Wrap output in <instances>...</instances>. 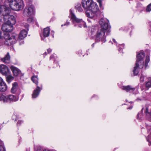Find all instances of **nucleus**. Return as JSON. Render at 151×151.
<instances>
[{
  "instance_id": "obj_1",
  "label": "nucleus",
  "mask_w": 151,
  "mask_h": 151,
  "mask_svg": "<svg viewBox=\"0 0 151 151\" xmlns=\"http://www.w3.org/2000/svg\"><path fill=\"white\" fill-rule=\"evenodd\" d=\"M109 22L106 18H101L99 22L101 25V29H99L96 35V41L97 42L101 41L104 42L106 41V36L105 33L106 32V35H109L111 32V27L109 25Z\"/></svg>"
},
{
  "instance_id": "obj_2",
  "label": "nucleus",
  "mask_w": 151,
  "mask_h": 151,
  "mask_svg": "<svg viewBox=\"0 0 151 151\" xmlns=\"http://www.w3.org/2000/svg\"><path fill=\"white\" fill-rule=\"evenodd\" d=\"M1 29L4 32H6L4 33V38L6 40L4 42L5 44L8 45H10L15 43L17 35L15 33L10 35L9 33V32H11L13 30V25L7 23L6 22L2 24Z\"/></svg>"
},
{
  "instance_id": "obj_3",
  "label": "nucleus",
  "mask_w": 151,
  "mask_h": 151,
  "mask_svg": "<svg viewBox=\"0 0 151 151\" xmlns=\"http://www.w3.org/2000/svg\"><path fill=\"white\" fill-rule=\"evenodd\" d=\"M145 57V54L143 52H140L137 55V60L135 63V66L134 68L133 71L134 76L137 75L138 74L139 71L137 69L139 66L141 68L143 67L144 63L143 59Z\"/></svg>"
},
{
  "instance_id": "obj_4",
  "label": "nucleus",
  "mask_w": 151,
  "mask_h": 151,
  "mask_svg": "<svg viewBox=\"0 0 151 151\" xmlns=\"http://www.w3.org/2000/svg\"><path fill=\"white\" fill-rule=\"evenodd\" d=\"M6 3H8L10 8L14 10L19 11L24 7L22 0H5Z\"/></svg>"
},
{
  "instance_id": "obj_5",
  "label": "nucleus",
  "mask_w": 151,
  "mask_h": 151,
  "mask_svg": "<svg viewBox=\"0 0 151 151\" xmlns=\"http://www.w3.org/2000/svg\"><path fill=\"white\" fill-rule=\"evenodd\" d=\"M10 9L5 10V13L3 14V19L4 21L7 23L13 25L16 22V19L14 16L10 14Z\"/></svg>"
},
{
  "instance_id": "obj_6",
  "label": "nucleus",
  "mask_w": 151,
  "mask_h": 151,
  "mask_svg": "<svg viewBox=\"0 0 151 151\" xmlns=\"http://www.w3.org/2000/svg\"><path fill=\"white\" fill-rule=\"evenodd\" d=\"M70 13L71 19H72L73 22L74 24V26H78L79 27H81L83 26L84 27H86L85 23L82 19L77 18L72 12L71 9L70 10Z\"/></svg>"
},
{
  "instance_id": "obj_7",
  "label": "nucleus",
  "mask_w": 151,
  "mask_h": 151,
  "mask_svg": "<svg viewBox=\"0 0 151 151\" xmlns=\"http://www.w3.org/2000/svg\"><path fill=\"white\" fill-rule=\"evenodd\" d=\"M18 99L15 96L12 95L7 96L1 95L0 96V101L2 103H10L16 101Z\"/></svg>"
},
{
  "instance_id": "obj_8",
  "label": "nucleus",
  "mask_w": 151,
  "mask_h": 151,
  "mask_svg": "<svg viewBox=\"0 0 151 151\" xmlns=\"http://www.w3.org/2000/svg\"><path fill=\"white\" fill-rule=\"evenodd\" d=\"M31 80L37 85L36 88L34 90L32 94V98H35L39 95L40 92L42 88V87L41 86V87H39L38 86V79L37 76H33L31 78Z\"/></svg>"
},
{
  "instance_id": "obj_9",
  "label": "nucleus",
  "mask_w": 151,
  "mask_h": 151,
  "mask_svg": "<svg viewBox=\"0 0 151 151\" xmlns=\"http://www.w3.org/2000/svg\"><path fill=\"white\" fill-rule=\"evenodd\" d=\"M35 13V9L33 6L26 7L24 9L23 14L28 17L33 15Z\"/></svg>"
},
{
  "instance_id": "obj_10",
  "label": "nucleus",
  "mask_w": 151,
  "mask_h": 151,
  "mask_svg": "<svg viewBox=\"0 0 151 151\" xmlns=\"http://www.w3.org/2000/svg\"><path fill=\"white\" fill-rule=\"evenodd\" d=\"M121 88L122 89L125 91L127 92H129L133 94H137L138 92L137 91H136V93L134 92L135 91V88L131 85L123 86Z\"/></svg>"
},
{
  "instance_id": "obj_11",
  "label": "nucleus",
  "mask_w": 151,
  "mask_h": 151,
  "mask_svg": "<svg viewBox=\"0 0 151 151\" xmlns=\"http://www.w3.org/2000/svg\"><path fill=\"white\" fill-rule=\"evenodd\" d=\"M0 73L5 76H7L10 74V71L8 67L4 65H1L0 66Z\"/></svg>"
},
{
  "instance_id": "obj_12",
  "label": "nucleus",
  "mask_w": 151,
  "mask_h": 151,
  "mask_svg": "<svg viewBox=\"0 0 151 151\" xmlns=\"http://www.w3.org/2000/svg\"><path fill=\"white\" fill-rule=\"evenodd\" d=\"M92 1V0H82V6L84 9L88 10Z\"/></svg>"
},
{
  "instance_id": "obj_13",
  "label": "nucleus",
  "mask_w": 151,
  "mask_h": 151,
  "mask_svg": "<svg viewBox=\"0 0 151 151\" xmlns=\"http://www.w3.org/2000/svg\"><path fill=\"white\" fill-rule=\"evenodd\" d=\"M88 10L97 12L99 11V8L96 3L93 1Z\"/></svg>"
},
{
  "instance_id": "obj_14",
  "label": "nucleus",
  "mask_w": 151,
  "mask_h": 151,
  "mask_svg": "<svg viewBox=\"0 0 151 151\" xmlns=\"http://www.w3.org/2000/svg\"><path fill=\"white\" fill-rule=\"evenodd\" d=\"M27 35V32L26 30L23 29L22 30L20 33L19 34V35H17V37L16 38V40H17V37L18 38V40H21L25 37Z\"/></svg>"
},
{
  "instance_id": "obj_15",
  "label": "nucleus",
  "mask_w": 151,
  "mask_h": 151,
  "mask_svg": "<svg viewBox=\"0 0 151 151\" xmlns=\"http://www.w3.org/2000/svg\"><path fill=\"white\" fill-rule=\"evenodd\" d=\"M0 87H1V91H5L7 88V86L5 83L4 82L2 78L0 77Z\"/></svg>"
},
{
  "instance_id": "obj_16",
  "label": "nucleus",
  "mask_w": 151,
  "mask_h": 151,
  "mask_svg": "<svg viewBox=\"0 0 151 151\" xmlns=\"http://www.w3.org/2000/svg\"><path fill=\"white\" fill-rule=\"evenodd\" d=\"M11 69L14 75L15 76H18L21 73V71L17 68L14 66H12L11 67Z\"/></svg>"
},
{
  "instance_id": "obj_17",
  "label": "nucleus",
  "mask_w": 151,
  "mask_h": 151,
  "mask_svg": "<svg viewBox=\"0 0 151 151\" xmlns=\"http://www.w3.org/2000/svg\"><path fill=\"white\" fill-rule=\"evenodd\" d=\"M18 85L17 82H14L12 84V87L11 90V92L13 93H16L19 91Z\"/></svg>"
},
{
  "instance_id": "obj_18",
  "label": "nucleus",
  "mask_w": 151,
  "mask_h": 151,
  "mask_svg": "<svg viewBox=\"0 0 151 151\" xmlns=\"http://www.w3.org/2000/svg\"><path fill=\"white\" fill-rule=\"evenodd\" d=\"M97 12H93L91 10H87L86 12L87 16L89 18H93Z\"/></svg>"
},
{
  "instance_id": "obj_19",
  "label": "nucleus",
  "mask_w": 151,
  "mask_h": 151,
  "mask_svg": "<svg viewBox=\"0 0 151 151\" xmlns=\"http://www.w3.org/2000/svg\"><path fill=\"white\" fill-rule=\"evenodd\" d=\"M10 56L9 52H7L5 57L1 59V60L6 63H9L10 62Z\"/></svg>"
},
{
  "instance_id": "obj_20",
  "label": "nucleus",
  "mask_w": 151,
  "mask_h": 151,
  "mask_svg": "<svg viewBox=\"0 0 151 151\" xmlns=\"http://www.w3.org/2000/svg\"><path fill=\"white\" fill-rule=\"evenodd\" d=\"M50 32V29L49 27L44 28L43 31V35L45 37L49 36Z\"/></svg>"
},
{
  "instance_id": "obj_21",
  "label": "nucleus",
  "mask_w": 151,
  "mask_h": 151,
  "mask_svg": "<svg viewBox=\"0 0 151 151\" xmlns=\"http://www.w3.org/2000/svg\"><path fill=\"white\" fill-rule=\"evenodd\" d=\"M145 113L146 114L147 119L150 121H151V111L148 112V107H147L145 111Z\"/></svg>"
},
{
  "instance_id": "obj_22",
  "label": "nucleus",
  "mask_w": 151,
  "mask_h": 151,
  "mask_svg": "<svg viewBox=\"0 0 151 151\" xmlns=\"http://www.w3.org/2000/svg\"><path fill=\"white\" fill-rule=\"evenodd\" d=\"M9 9V8H6V6L3 5H0V14L2 13V14L3 16V14L5 13V11L6 10Z\"/></svg>"
},
{
  "instance_id": "obj_23",
  "label": "nucleus",
  "mask_w": 151,
  "mask_h": 151,
  "mask_svg": "<svg viewBox=\"0 0 151 151\" xmlns=\"http://www.w3.org/2000/svg\"><path fill=\"white\" fill-rule=\"evenodd\" d=\"M6 80L8 83H10L14 79V78L10 74L6 76Z\"/></svg>"
},
{
  "instance_id": "obj_24",
  "label": "nucleus",
  "mask_w": 151,
  "mask_h": 151,
  "mask_svg": "<svg viewBox=\"0 0 151 151\" xmlns=\"http://www.w3.org/2000/svg\"><path fill=\"white\" fill-rule=\"evenodd\" d=\"M144 109V108H142L141 111L137 115V118L138 119H140L143 116V110Z\"/></svg>"
},
{
  "instance_id": "obj_25",
  "label": "nucleus",
  "mask_w": 151,
  "mask_h": 151,
  "mask_svg": "<svg viewBox=\"0 0 151 151\" xmlns=\"http://www.w3.org/2000/svg\"><path fill=\"white\" fill-rule=\"evenodd\" d=\"M75 7L79 12H82L83 11V9L81 6V4L80 3L77 4L75 6Z\"/></svg>"
},
{
  "instance_id": "obj_26",
  "label": "nucleus",
  "mask_w": 151,
  "mask_h": 151,
  "mask_svg": "<svg viewBox=\"0 0 151 151\" xmlns=\"http://www.w3.org/2000/svg\"><path fill=\"white\" fill-rule=\"evenodd\" d=\"M150 56L149 55H147L146 57L145 63V68L147 66L148 63L150 61Z\"/></svg>"
},
{
  "instance_id": "obj_27",
  "label": "nucleus",
  "mask_w": 151,
  "mask_h": 151,
  "mask_svg": "<svg viewBox=\"0 0 151 151\" xmlns=\"http://www.w3.org/2000/svg\"><path fill=\"white\" fill-rule=\"evenodd\" d=\"M0 151H5V148L4 147V143L1 140H0Z\"/></svg>"
},
{
  "instance_id": "obj_28",
  "label": "nucleus",
  "mask_w": 151,
  "mask_h": 151,
  "mask_svg": "<svg viewBox=\"0 0 151 151\" xmlns=\"http://www.w3.org/2000/svg\"><path fill=\"white\" fill-rule=\"evenodd\" d=\"M97 2L99 4V6L100 8L101 9H103L104 8L102 6V2L103 0H97Z\"/></svg>"
},
{
  "instance_id": "obj_29",
  "label": "nucleus",
  "mask_w": 151,
  "mask_h": 151,
  "mask_svg": "<svg viewBox=\"0 0 151 151\" xmlns=\"http://www.w3.org/2000/svg\"><path fill=\"white\" fill-rule=\"evenodd\" d=\"M146 11L150 12L151 11V3L149 4L147 7Z\"/></svg>"
},
{
  "instance_id": "obj_30",
  "label": "nucleus",
  "mask_w": 151,
  "mask_h": 151,
  "mask_svg": "<svg viewBox=\"0 0 151 151\" xmlns=\"http://www.w3.org/2000/svg\"><path fill=\"white\" fill-rule=\"evenodd\" d=\"M96 29V27L95 26H92L90 28V30H91V32H94Z\"/></svg>"
},
{
  "instance_id": "obj_31",
  "label": "nucleus",
  "mask_w": 151,
  "mask_h": 151,
  "mask_svg": "<svg viewBox=\"0 0 151 151\" xmlns=\"http://www.w3.org/2000/svg\"><path fill=\"white\" fill-rule=\"evenodd\" d=\"M146 86L147 88L151 87V82L149 81L146 83Z\"/></svg>"
},
{
  "instance_id": "obj_32",
  "label": "nucleus",
  "mask_w": 151,
  "mask_h": 151,
  "mask_svg": "<svg viewBox=\"0 0 151 151\" xmlns=\"http://www.w3.org/2000/svg\"><path fill=\"white\" fill-rule=\"evenodd\" d=\"M27 22L28 23H31L32 22L34 21L33 18V17H30L28 19Z\"/></svg>"
},
{
  "instance_id": "obj_33",
  "label": "nucleus",
  "mask_w": 151,
  "mask_h": 151,
  "mask_svg": "<svg viewBox=\"0 0 151 151\" xmlns=\"http://www.w3.org/2000/svg\"><path fill=\"white\" fill-rule=\"evenodd\" d=\"M144 76L142 74H141L140 78V80L141 82H143L144 81Z\"/></svg>"
},
{
  "instance_id": "obj_34",
  "label": "nucleus",
  "mask_w": 151,
  "mask_h": 151,
  "mask_svg": "<svg viewBox=\"0 0 151 151\" xmlns=\"http://www.w3.org/2000/svg\"><path fill=\"white\" fill-rule=\"evenodd\" d=\"M124 44H122L120 45V47H121L119 49V52L122 51V49L124 48Z\"/></svg>"
},
{
  "instance_id": "obj_35",
  "label": "nucleus",
  "mask_w": 151,
  "mask_h": 151,
  "mask_svg": "<svg viewBox=\"0 0 151 151\" xmlns=\"http://www.w3.org/2000/svg\"><path fill=\"white\" fill-rule=\"evenodd\" d=\"M35 151H42V149L40 147H38L35 148Z\"/></svg>"
},
{
  "instance_id": "obj_36",
  "label": "nucleus",
  "mask_w": 151,
  "mask_h": 151,
  "mask_svg": "<svg viewBox=\"0 0 151 151\" xmlns=\"http://www.w3.org/2000/svg\"><path fill=\"white\" fill-rule=\"evenodd\" d=\"M23 122L22 121H18L17 123V126H20L21 125L22 123H23Z\"/></svg>"
},
{
  "instance_id": "obj_37",
  "label": "nucleus",
  "mask_w": 151,
  "mask_h": 151,
  "mask_svg": "<svg viewBox=\"0 0 151 151\" xmlns=\"http://www.w3.org/2000/svg\"><path fill=\"white\" fill-rule=\"evenodd\" d=\"M93 18H89L87 19V20L89 22H91L94 20V19Z\"/></svg>"
},
{
  "instance_id": "obj_38",
  "label": "nucleus",
  "mask_w": 151,
  "mask_h": 151,
  "mask_svg": "<svg viewBox=\"0 0 151 151\" xmlns=\"http://www.w3.org/2000/svg\"><path fill=\"white\" fill-rule=\"evenodd\" d=\"M70 24V22H68V21H67L66 23V24H62L61 25V26L62 27L63 26H68V25H69Z\"/></svg>"
},
{
  "instance_id": "obj_39",
  "label": "nucleus",
  "mask_w": 151,
  "mask_h": 151,
  "mask_svg": "<svg viewBox=\"0 0 151 151\" xmlns=\"http://www.w3.org/2000/svg\"><path fill=\"white\" fill-rule=\"evenodd\" d=\"M24 26L27 29V30H28V29L29 26V25L25 23Z\"/></svg>"
},
{
  "instance_id": "obj_40",
  "label": "nucleus",
  "mask_w": 151,
  "mask_h": 151,
  "mask_svg": "<svg viewBox=\"0 0 151 151\" xmlns=\"http://www.w3.org/2000/svg\"><path fill=\"white\" fill-rule=\"evenodd\" d=\"M52 51V50L50 48H49L47 50V51L48 54L50 53Z\"/></svg>"
},
{
  "instance_id": "obj_41",
  "label": "nucleus",
  "mask_w": 151,
  "mask_h": 151,
  "mask_svg": "<svg viewBox=\"0 0 151 151\" xmlns=\"http://www.w3.org/2000/svg\"><path fill=\"white\" fill-rule=\"evenodd\" d=\"M27 3L28 4H30L32 2V0H26Z\"/></svg>"
},
{
  "instance_id": "obj_42",
  "label": "nucleus",
  "mask_w": 151,
  "mask_h": 151,
  "mask_svg": "<svg viewBox=\"0 0 151 151\" xmlns=\"http://www.w3.org/2000/svg\"><path fill=\"white\" fill-rule=\"evenodd\" d=\"M3 37L2 33L1 31L0 30V39H1Z\"/></svg>"
},
{
  "instance_id": "obj_43",
  "label": "nucleus",
  "mask_w": 151,
  "mask_h": 151,
  "mask_svg": "<svg viewBox=\"0 0 151 151\" xmlns=\"http://www.w3.org/2000/svg\"><path fill=\"white\" fill-rule=\"evenodd\" d=\"M51 34L52 36L54 37V32L53 31H52L51 32Z\"/></svg>"
},
{
  "instance_id": "obj_44",
  "label": "nucleus",
  "mask_w": 151,
  "mask_h": 151,
  "mask_svg": "<svg viewBox=\"0 0 151 151\" xmlns=\"http://www.w3.org/2000/svg\"><path fill=\"white\" fill-rule=\"evenodd\" d=\"M54 56L53 55H52L50 56V60H51L52 59H53L54 58Z\"/></svg>"
},
{
  "instance_id": "obj_45",
  "label": "nucleus",
  "mask_w": 151,
  "mask_h": 151,
  "mask_svg": "<svg viewBox=\"0 0 151 151\" xmlns=\"http://www.w3.org/2000/svg\"><path fill=\"white\" fill-rule=\"evenodd\" d=\"M113 41L114 42V43H116V41L114 39H113Z\"/></svg>"
},
{
  "instance_id": "obj_46",
  "label": "nucleus",
  "mask_w": 151,
  "mask_h": 151,
  "mask_svg": "<svg viewBox=\"0 0 151 151\" xmlns=\"http://www.w3.org/2000/svg\"><path fill=\"white\" fill-rule=\"evenodd\" d=\"M148 80H149V81L151 82V77L149 78H148Z\"/></svg>"
},
{
  "instance_id": "obj_47",
  "label": "nucleus",
  "mask_w": 151,
  "mask_h": 151,
  "mask_svg": "<svg viewBox=\"0 0 151 151\" xmlns=\"http://www.w3.org/2000/svg\"><path fill=\"white\" fill-rule=\"evenodd\" d=\"M43 55L44 56L46 55H47L46 52H45L44 53H43Z\"/></svg>"
},
{
  "instance_id": "obj_48",
  "label": "nucleus",
  "mask_w": 151,
  "mask_h": 151,
  "mask_svg": "<svg viewBox=\"0 0 151 151\" xmlns=\"http://www.w3.org/2000/svg\"><path fill=\"white\" fill-rule=\"evenodd\" d=\"M94 43H93V44L92 45H91V46H92V47H94Z\"/></svg>"
},
{
  "instance_id": "obj_49",
  "label": "nucleus",
  "mask_w": 151,
  "mask_h": 151,
  "mask_svg": "<svg viewBox=\"0 0 151 151\" xmlns=\"http://www.w3.org/2000/svg\"><path fill=\"white\" fill-rule=\"evenodd\" d=\"M149 25L151 27V22H149Z\"/></svg>"
},
{
  "instance_id": "obj_50",
  "label": "nucleus",
  "mask_w": 151,
  "mask_h": 151,
  "mask_svg": "<svg viewBox=\"0 0 151 151\" xmlns=\"http://www.w3.org/2000/svg\"><path fill=\"white\" fill-rule=\"evenodd\" d=\"M43 151H49V150H44Z\"/></svg>"
},
{
  "instance_id": "obj_51",
  "label": "nucleus",
  "mask_w": 151,
  "mask_h": 151,
  "mask_svg": "<svg viewBox=\"0 0 151 151\" xmlns=\"http://www.w3.org/2000/svg\"><path fill=\"white\" fill-rule=\"evenodd\" d=\"M129 27H132V25H131V24H130V26H129Z\"/></svg>"
},
{
  "instance_id": "obj_52",
  "label": "nucleus",
  "mask_w": 151,
  "mask_h": 151,
  "mask_svg": "<svg viewBox=\"0 0 151 151\" xmlns=\"http://www.w3.org/2000/svg\"><path fill=\"white\" fill-rule=\"evenodd\" d=\"M132 108V106L131 107H130L129 109H131Z\"/></svg>"
},
{
  "instance_id": "obj_53",
  "label": "nucleus",
  "mask_w": 151,
  "mask_h": 151,
  "mask_svg": "<svg viewBox=\"0 0 151 151\" xmlns=\"http://www.w3.org/2000/svg\"><path fill=\"white\" fill-rule=\"evenodd\" d=\"M1 87H0V91H1Z\"/></svg>"
},
{
  "instance_id": "obj_54",
  "label": "nucleus",
  "mask_w": 151,
  "mask_h": 151,
  "mask_svg": "<svg viewBox=\"0 0 151 151\" xmlns=\"http://www.w3.org/2000/svg\"><path fill=\"white\" fill-rule=\"evenodd\" d=\"M126 29L127 30V27H126Z\"/></svg>"
},
{
  "instance_id": "obj_55",
  "label": "nucleus",
  "mask_w": 151,
  "mask_h": 151,
  "mask_svg": "<svg viewBox=\"0 0 151 151\" xmlns=\"http://www.w3.org/2000/svg\"><path fill=\"white\" fill-rule=\"evenodd\" d=\"M16 120H17L16 119H15V121H16Z\"/></svg>"
}]
</instances>
